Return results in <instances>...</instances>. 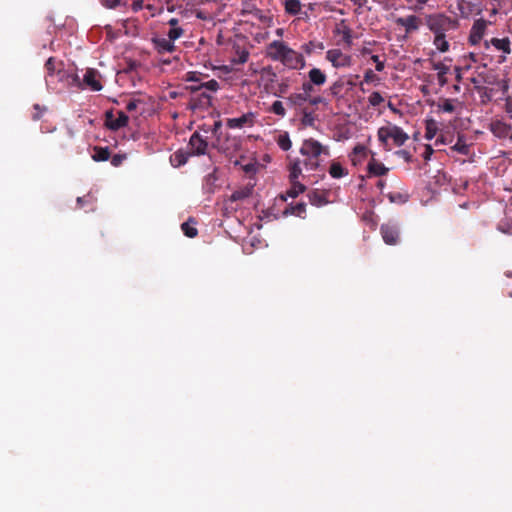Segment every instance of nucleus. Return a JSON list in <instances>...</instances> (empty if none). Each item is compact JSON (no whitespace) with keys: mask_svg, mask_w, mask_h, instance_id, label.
<instances>
[{"mask_svg":"<svg viewBox=\"0 0 512 512\" xmlns=\"http://www.w3.org/2000/svg\"><path fill=\"white\" fill-rule=\"evenodd\" d=\"M291 187L286 191L285 195H281V199L286 201L287 197L296 198L299 194L306 190L305 185L298 180H290Z\"/></svg>","mask_w":512,"mask_h":512,"instance_id":"412c9836","label":"nucleus"},{"mask_svg":"<svg viewBox=\"0 0 512 512\" xmlns=\"http://www.w3.org/2000/svg\"><path fill=\"white\" fill-rule=\"evenodd\" d=\"M254 113L248 112L238 118H229L226 121L227 127L231 129L243 128L245 126H253L254 124Z\"/></svg>","mask_w":512,"mask_h":512,"instance_id":"2eb2a0df","label":"nucleus"},{"mask_svg":"<svg viewBox=\"0 0 512 512\" xmlns=\"http://www.w3.org/2000/svg\"><path fill=\"white\" fill-rule=\"evenodd\" d=\"M433 70H436L438 82L441 86L447 84L446 74L449 72V67L442 62H435L432 65Z\"/></svg>","mask_w":512,"mask_h":512,"instance_id":"a878e982","label":"nucleus"},{"mask_svg":"<svg viewBox=\"0 0 512 512\" xmlns=\"http://www.w3.org/2000/svg\"><path fill=\"white\" fill-rule=\"evenodd\" d=\"M284 10L291 16H297L302 11V4L300 0H285Z\"/></svg>","mask_w":512,"mask_h":512,"instance_id":"393cba45","label":"nucleus"},{"mask_svg":"<svg viewBox=\"0 0 512 512\" xmlns=\"http://www.w3.org/2000/svg\"><path fill=\"white\" fill-rule=\"evenodd\" d=\"M281 63L293 70H301L306 66L304 56L288 46Z\"/></svg>","mask_w":512,"mask_h":512,"instance_id":"39448f33","label":"nucleus"},{"mask_svg":"<svg viewBox=\"0 0 512 512\" xmlns=\"http://www.w3.org/2000/svg\"><path fill=\"white\" fill-rule=\"evenodd\" d=\"M222 122L220 120L215 121L212 127V134L217 138V141L220 142V134H221Z\"/></svg>","mask_w":512,"mask_h":512,"instance_id":"603ef678","label":"nucleus"},{"mask_svg":"<svg viewBox=\"0 0 512 512\" xmlns=\"http://www.w3.org/2000/svg\"><path fill=\"white\" fill-rule=\"evenodd\" d=\"M437 133V124L434 120H428L426 123V132L425 137L428 140H431L435 137Z\"/></svg>","mask_w":512,"mask_h":512,"instance_id":"ea45409f","label":"nucleus"},{"mask_svg":"<svg viewBox=\"0 0 512 512\" xmlns=\"http://www.w3.org/2000/svg\"><path fill=\"white\" fill-rule=\"evenodd\" d=\"M369 151L366 146L362 144H357L351 154L349 155L350 160L354 166L362 164V162L366 159Z\"/></svg>","mask_w":512,"mask_h":512,"instance_id":"6ab92c4d","label":"nucleus"},{"mask_svg":"<svg viewBox=\"0 0 512 512\" xmlns=\"http://www.w3.org/2000/svg\"><path fill=\"white\" fill-rule=\"evenodd\" d=\"M284 215H294L300 218H305L306 215V204L304 202H299L296 204H289L284 212Z\"/></svg>","mask_w":512,"mask_h":512,"instance_id":"4be33fe9","label":"nucleus"},{"mask_svg":"<svg viewBox=\"0 0 512 512\" xmlns=\"http://www.w3.org/2000/svg\"><path fill=\"white\" fill-rule=\"evenodd\" d=\"M46 83L49 85L54 82V78L56 77L59 81H62L67 72L64 70V64L62 61L57 60L55 57H50L45 63Z\"/></svg>","mask_w":512,"mask_h":512,"instance_id":"20e7f679","label":"nucleus"},{"mask_svg":"<svg viewBox=\"0 0 512 512\" xmlns=\"http://www.w3.org/2000/svg\"><path fill=\"white\" fill-rule=\"evenodd\" d=\"M368 101L371 106L377 107L384 102V98L382 97V95L379 92L374 91L368 97Z\"/></svg>","mask_w":512,"mask_h":512,"instance_id":"37998d69","label":"nucleus"},{"mask_svg":"<svg viewBox=\"0 0 512 512\" xmlns=\"http://www.w3.org/2000/svg\"><path fill=\"white\" fill-rule=\"evenodd\" d=\"M248 58L249 52L246 50H242L237 52V58H234L232 62L235 64H244L247 62Z\"/></svg>","mask_w":512,"mask_h":512,"instance_id":"49530a36","label":"nucleus"},{"mask_svg":"<svg viewBox=\"0 0 512 512\" xmlns=\"http://www.w3.org/2000/svg\"><path fill=\"white\" fill-rule=\"evenodd\" d=\"M252 192H253V186L246 185V186L234 191L230 196V200L232 202H236V201L246 199L252 195Z\"/></svg>","mask_w":512,"mask_h":512,"instance_id":"bb28decb","label":"nucleus"},{"mask_svg":"<svg viewBox=\"0 0 512 512\" xmlns=\"http://www.w3.org/2000/svg\"><path fill=\"white\" fill-rule=\"evenodd\" d=\"M308 102L313 105V106H316L318 104H322V103H325V99L321 96H316V97H309L308 99Z\"/></svg>","mask_w":512,"mask_h":512,"instance_id":"bf43d9fd","label":"nucleus"},{"mask_svg":"<svg viewBox=\"0 0 512 512\" xmlns=\"http://www.w3.org/2000/svg\"><path fill=\"white\" fill-rule=\"evenodd\" d=\"M433 44L442 53L447 52L450 47L448 41L446 40V34L434 35Z\"/></svg>","mask_w":512,"mask_h":512,"instance_id":"2f4dec72","label":"nucleus"},{"mask_svg":"<svg viewBox=\"0 0 512 512\" xmlns=\"http://www.w3.org/2000/svg\"><path fill=\"white\" fill-rule=\"evenodd\" d=\"M152 43L159 54L173 53L176 50L175 44L165 37H153Z\"/></svg>","mask_w":512,"mask_h":512,"instance_id":"dca6fc26","label":"nucleus"},{"mask_svg":"<svg viewBox=\"0 0 512 512\" xmlns=\"http://www.w3.org/2000/svg\"><path fill=\"white\" fill-rule=\"evenodd\" d=\"M183 34L184 30L181 27L170 28L167 34V39L171 40L172 43H174V41L182 37Z\"/></svg>","mask_w":512,"mask_h":512,"instance_id":"a18cd8bd","label":"nucleus"},{"mask_svg":"<svg viewBox=\"0 0 512 512\" xmlns=\"http://www.w3.org/2000/svg\"><path fill=\"white\" fill-rule=\"evenodd\" d=\"M452 149L462 155H468L470 152L469 145L465 142L463 136H458L457 142Z\"/></svg>","mask_w":512,"mask_h":512,"instance_id":"f704fd0d","label":"nucleus"},{"mask_svg":"<svg viewBox=\"0 0 512 512\" xmlns=\"http://www.w3.org/2000/svg\"><path fill=\"white\" fill-rule=\"evenodd\" d=\"M190 156H191V154L189 152H184L182 150L176 151L171 156V163L175 167H180L187 163Z\"/></svg>","mask_w":512,"mask_h":512,"instance_id":"7c9ffc66","label":"nucleus"},{"mask_svg":"<svg viewBox=\"0 0 512 512\" xmlns=\"http://www.w3.org/2000/svg\"><path fill=\"white\" fill-rule=\"evenodd\" d=\"M427 2H428V0H417L415 7H413L412 9L414 11H420L422 9L423 5H425Z\"/></svg>","mask_w":512,"mask_h":512,"instance_id":"0e129e2a","label":"nucleus"},{"mask_svg":"<svg viewBox=\"0 0 512 512\" xmlns=\"http://www.w3.org/2000/svg\"><path fill=\"white\" fill-rule=\"evenodd\" d=\"M92 159L96 162L107 161L110 159V150L108 147L95 146Z\"/></svg>","mask_w":512,"mask_h":512,"instance_id":"c85d7f7f","label":"nucleus"},{"mask_svg":"<svg viewBox=\"0 0 512 512\" xmlns=\"http://www.w3.org/2000/svg\"><path fill=\"white\" fill-rule=\"evenodd\" d=\"M326 59L335 68H344L351 65V56L344 54L340 49H330L326 52Z\"/></svg>","mask_w":512,"mask_h":512,"instance_id":"6e6552de","label":"nucleus"},{"mask_svg":"<svg viewBox=\"0 0 512 512\" xmlns=\"http://www.w3.org/2000/svg\"><path fill=\"white\" fill-rule=\"evenodd\" d=\"M425 24L427 28L434 34H446L454 31L459 27V21L445 13H433L425 16Z\"/></svg>","mask_w":512,"mask_h":512,"instance_id":"f03ea898","label":"nucleus"},{"mask_svg":"<svg viewBox=\"0 0 512 512\" xmlns=\"http://www.w3.org/2000/svg\"><path fill=\"white\" fill-rule=\"evenodd\" d=\"M140 104L144 105L145 102L142 99H131L126 105V110L132 112L136 110Z\"/></svg>","mask_w":512,"mask_h":512,"instance_id":"8fccbe9b","label":"nucleus"},{"mask_svg":"<svg viewBox=\"0 0 512 512\" xmlns=\"http://www.w3.org/2000/svg\"><path fill=\"white\" fill-rule=\"evenodd\" d=\"M276 142L283 151H288L292 147V142L287 132L279 134Z\"/></svg>","mask_w":512,"mask_h":512,"instance_id":"c9c22d12","label":"nucleus"},{"mask_svg":"<svg viewBox=\"0 0 512 512\" xmlns=\"http://www.w3.org/2000/svg\"><path fill=\"white\" fill-rule=\"evenodd\" d=\"M433 153H434V150L431 147V145H425V150H424L422 156L425 161H428V160H430Z\"/></svg>","mask_w":512,"mask_h":512,"instance_id":"13d9d810","label":"nucleus"},{"mask_svg":"<svg viewBox=\"0 0 512 512\" xmlns=\"http://www.w3.org/2000/svg\"><path fill=\"white\" fill-rule=\"evenodd\" d=\"M372 61L376 64L375 69L378 72H381L384 69V62L380 60L378 55H373L371 57Z\"/></svg>","mask_w":512,"mask_h":512,"instance_id":"4d7b16f0","label":"nucleus"},{"mask_svg":"<svg viewBox=\"0 0 512 512\" xmlns=\"http://www.w3.org/2000/svg\"><path fill=\"white\" fill-rule=\"evenodd\" d=\"M302 174V169L300 166V160L296 159L289 165V179L290 180H298L299 176Z\"/></svg>","mask_w":512,"mask_h":512,"instance_id":"72a5a7b5","label":"nucleus"},{"mask_svg":"<svg viewBox=\"0 0 512 512\" xmlns=\"http://www.w3.org/2000/svg\"><path fill=\"white\" fill-rule=\"evenodd\" d=\"M380 232L384 242L388 245H396L399 241V229L393 224H383Z\"/></svg>","mask_w":512,"mask_h":512,"instance_id":"ddd939ff","label":"nucleus"},{"mask_svg":"<svg viewBox=\"0 0 512 512\" xmlns=\"http://www.w3.org/2000/svg\"><path fill=\"white\" fill-rule=\"evenodd\" d=\"M289 90V83L288 81H282L281 83L278 84L277 86V91L274 92V95L275 96H278V97H281L283 96L285 93H287Z\"/></svg>","mask_w":512,"mask_h":512,"instance_id":"09e8293b","label":"nucleus"},{"mask_svg":"<svg viewBox=\"0 0 512 512\" xmlns=\"http://www.w3.org/2000/svg\"><path fill=\"white\" fill-rule=\"evenodd\" d=\"M115 116L113 110L106 111L105 113V126L113 131H117L127 126L129 117L123 111H117Z\"/></svg>","mask_w":512,"mask_h":512,"instance_id":"423d86ee","label":"nucleus"},{"mask_svg":"<svg viewBox=\"0 0 512 512\" xmlns=\"http://www.w3.org/2000/svg\"><path fill=\"white\" fill-rule=\"evenodd\" d=\"M138 64L135 61H131L128 63L127 67L124 69L125 73L132 72L137 68Z\"/></svg>","mask_w":512,"mask_h":512,"instance_id":"680f3d73","label":"nucleus"},{"mask_svg":"<svg viewBox=\"0 0 512 512\" xmlns=\"http://www.w3.org/2000/svg\"><path fill=\"white\" fill-rule=\"evenodd\" d=\"M33 109L35 112L32 114V119L35 121L39 120L42 117L43 112L46 110L45 108H41L39 104H35Z\"/></svg>","mask_w":512,"mask_h":512,"instance_id":"5fc2aeb1","label":"nucleus"},{"mask_svg":"<svg viewBox=\"0 0 512 512\" xmlns=\"http://www.w3.org/2000/svg\"><path fill=\"white\" fill-rule=\"evenodd\" d=\"M181 229H182L184 235L189 238H194L198 234V230L194 226L190 225L189 221L184 222L181 225Z\"/></svg>","mask_w":512,"mask_h":512,"instance_id":"79ce46f5","label":"nucleus"},{"mask_svg":"<svg viewBox=\"0 0 512 512\" xmlns=\"http://www.w3.org/2000/svg\"><path fill=\"white\" fill-rule=\"evenodd\" d=\"M301 49L307 55H311L316 49L323 50L324 49V44H323V42L309 41L308 43H304L301 46Z\"/></svg>","mask_w":512,"mask_h":512,"instance_id":"e433bc0d","label":"nucleus"},{"mask_svg":"<svg viewBox=\"0 0 512 512\" xmlns=\"http://www.w3.org/2000/svg\"><path fill=\"white\" fill-rule=\"evenodd\" d=\"M269 112H271L277 116H280V117H284L286 115V109H285L283 103L279 100L274 101L272 103V105L269 108Z\"/></svg>","mask_w":512,"mask_h":512,"instance_id":"58836bf2","label":"nucleus"},{"mask_svg":"<svg viewBox=\"0 0 512 512\" xmlns=\"http://www.w3.org/2000/svg\"><path fill=\"white\" fill-rule=\"evenodd\" d=\"M491 45H493L497 50L504 52L505 54L511 53V42L508 37L505 38H492L490 40Z\"/></svg>","mask_w":512,"mask_h":512,"instance_id":"cd10ccee","label":"nucleus"},{"mask_svg":"<svg viewBox=\"0 0 512 512\" xmlns=\"http://www.w3.org/2000/svg\"><path fill=\"white\" fill-rule=\"evenodd\" d=\"M179 20L177 18H171L168 21V24L171 26V28L178 27Z\"/></svg>","mask_w":512,"mask_h":512,"instance_id":"338daca9","label":"nucleus"},{"mask_svg":"<svg viewBox=\"0 0 512 512\" xmlns=\"http://www.w3.org/2000/svg\"><path fill=\"white\" fill-rule=\"evenodd\" d=\"M219 87H220V85H219L218 81H216L215 79H211L204 83H202V82L194 83V84L188 86L187 89H189L191 94L194 95L204 89L211 91V92H216L219 89Z\"/></svg>","mask_w":512,"mask_h":512,"instance_id":"a211bd4d","label":"nucleus"},{"mask_svg":"<svg viewBox=\"0 0 512 512\" xmlns=\"http://www.w3.org/2000/svg\"><path fill=\"white\" fill-rule=\"evenodd\" d=\"M314 85L310 82V81H307V82H303L302 84V94H306V97H310L311 96V93L313 92L314 90Z\"/></svg>","mask_w":512,"mask_h":512,"instance_id":"864d4df0","label":"nucleus"},{"mask_svg":"<svg viewBox=\"0 0 512 512\" xmlns=\"http://www.w3.org/2000/svg\"><path fill=\"white\" fill-rule=\"evenodd\" d=\"M389 168H387L383 163L377 161L374 157L370 159L367 164V172L368 176H384L388 173Z\"/></svg>","mask_w":512,"mask_h":512,"instance_id":"f3484780","label":"nucleus"},{"mask_svg":"<svg viewBox=\"0 0 512 512\" xmlns=\"http://www.w3.org/2000/svg\"><path fill=\"white\" fill-rule=\"evenodd\" d=\"M308 97H306V94L302 93H292L288 98V103L293 107H300L305 102H308Z\"/></svg>","mask_w":512,"mask_h":512,"instance_id":"473e14b6","label":"nucleus"},{"mask_svg":"<svg viewBox=\"0 0 512 512\" xmlns=\"http://www.w3.org/2000/svg\"><path fill=\"white\" fill-rule=\"evenodd\" d=\"M307 197L313 206L321 207L328 203L327 193L318 189H314L308 192Z\"/></svg>","mask_w":512,"mask_h":512,"instance_id":"aec40b11","label":"nucleus"},{"mask_svg":"<svg viewBox=\"0 0 512 512\" xmlns=\"http://www.w3.org/2000/svg\"><path fill=\"white\" fill-rule=\"evenodd\" d=\"M93 202H94V199L91 195H86V196L77 198V205L79 208H83L85 204H90L91 210H93V207H92Z\"/></svg>","mask_w":512,"mask_h":512,"instance_id":"de8ad7c7","label":"nucleus"},{"mask_svg":"<svg viewBox=\"0 0 512 512\" xmlns=\"http://www.w3.org/2000/svg\"><path fill=\"white\" fill-rule=\"evenodd\" d=\"M397 26L405 29L406 34H411L419 30L422 25L421 19L416 15H408L406 17H399L395 20Z\"/></svg>","mask_w":512,"mask_h":512,"instance_id":"f8f14e48","label":"nucleus"},{"mask_svg":"<svg viewBox=\"0 0 512 512\" xmlns=\"http://www.w3.org/2000/svg\"><path fill=\"white\" fill-rule=\"evenodd\" d=\"M396 154L399 157L403 158L406 162H410L411 161L412 156H411V154L407 150H398L396 152Z\"/></svg>","mask_w":512,"mask_h":512,"instance_id":"052dcab7","label":"nucleus"},{"mask_svg":"<svg viewBox=\"0 0 512 512\" xmlns=\"http://www.w3.org/2000/svg\"><path fill=\"white\" fill-rule=\"evenodd\" d=\"M491 24V22L485 20V19H477L474 21L471 29H470V34H469V43L471 45H478L483 36L485 35V32H486V29H487V26Z\"/></svg>","mask_w":512,"mask_h":512,"instance_id":"0eeeda50","label":"nucleus"},{"mask_svg":"<svg viewBox=\"0 0 512 512\" xmlns=\"http://www.w3.org/2000/svg\"><path fill=\"white\" fill-rule=\"evenodd\" d=\"M288 45L284 41L274 40L267 45L266 56L273 61L281 62Z\"/></svg>","mask_w":512,"mask_h":512,"instance_id":"9d476101","label":"nucleus"},{"mask_svg":"<svg viewBox=\"0 0 512 512\" xmlns=\"http://www.w3.org/2000/svg\"><path fill=\"white\" fill-rule=\"evenodd\" d=\"M378 77L377 75L373 72V70L371 69H368L365 71L364 73V81L369 83V82H373L375 80H377Z\"/></svg>","mask_w":512,"mask_h":512,"instance_id":"6e6d98bb","label":"nucleus"},{"mask_svg":"<svg viewBox=\"0 0 512 512\" xmlns=\"http://www.w3.org/2000/svg\"><path fill=\"white\" fill-rule=\"evenodd\" d=\"M100 77V73L96 69H87L83 83L92 91H100L103 88Z\"/></svg>","mask_w":512,"mask_h":512,"instance_id":"4468645a","label":"nucleus"},{"mask_svg":"<svg viewBox=\"0 0 512 512\" xmlns=\"http://www.w3.org/2000/svg\"><path fill=\"white\" fill-rule=\"evenodd\" d=\"M308 78L314 86H322L327 80L326 74L321 69L315 67L308 72Z\"/></svg>","mask_w":512,"mask_h":512,"instance_id":"5701e85b","label":"nucleus"},{"mask_svg":"<svg viewBox=\"0 0 512 512\" xmlns=\"http://www.w3.org/2000/svg\"><path fill=\"white\" fill-rule=\"evenodd\" d=\"M208 90H202L191 96L189 107L192 110L207 109L212 105V97L207 93Z\"/></svg>","mask_w":512,"mask_h":512,"instance_id":"9b49d317","label":"nucleus"},{"mask_svg":"<svg viewBox=\"0 0 512 512\" xmlns=\"http://www.w3.org/2000/svg\"><path fill=\"white\" fill-rule=\"evenodd\" d=\"M132 8L133 10L136 12L138 10H140L142 8V1H135L133 4H132Z\"/></svg>","mask_w":512,"mask_h":512,"instance_id":"69168bd1","label":"nucleus"},{"mask_svg":"<svg viewBox=\"0 0 512 512\" xmlns=\"http://www.w3.org/2000/svg\"><path fill=\"white\" fill-rule=\"evenodd\" d=\"M102 4L108 9H116L120 6H126L127 0H102Z\"/></svg>","mask_w":512,"mask_h":512,"instance_id":"c03bdc74","label":"nucleus"},{"mask_svg":"<svg viewBox=\"0 0 512 512\" xmlns=\"http://www.w3.org/2000/svg\"><path fill=\"white\" fill-rule=\"evenodd\" d=\"M301 155L308 157L305 165L309 166L311 170H316L320 165L321 157H329L330 149L326 145H322L314 138L305 139L300 148Z\"/></svg>","mask_w":512,"mask_h":512,"instance_id":"f257e3e1","label":"nucleus"},{"mask_svg":"<svg viewBox=\"0 0 512 512\" xmlns=\"http://www.w3.org/2000/svg\"><path fill=\"white\" fill-rule=\"evenodd\" d=\"M329 174L332 178L338 179L348 175V170L339 162L333 161L329 167Z\"/></svg>","mask_w":512,"mask_h":512,"instance_id":"c756f323","label":"nucleus"},{"mask_svg":"<svg viewBox=\"0 0 512 512\" xmlns=\"http://www.w3.org/2000/svg\"><path fill=\"white\" fill-rule=\"evenodd\" d=\"M377 136L385 150H390L388 140L392 139L396 146H402L408 139V134L397 125L383 126L378 129Z\"/></svg>","mask_w":512,"mask_h":512,"instance_id":"7ed1b4c3","label":"nucleus"},{"mask_svg":"<svg viewBox=\"0 0 512 512\" xmlns=\"http://www.w3.org/2000/svg\"><path fill=\"white\" fill-rule=\"evenodd\" d=\"M345 84L349 85V86H353L354 83L352 81H347V82H344L342 79H338L336 80L329 88V92L330 94L337 98V99H340L343 97L342 95V91H343V88L345 86Z\"/></svg>","mask_w":512,"mask_h":512,"instance_id":"b1692460","label":"nucleus"},{"mask_svg":"<svg viewBox=\"0 0 512 512\" xmlns=\"http://www.w3.org/2000/svg\"><path fill=\"white\" fill-rule=\"evenodd\" d=\"M315 123V116L312 111L306 109L302 112L301 124L305 127H313Z\"/></svg>","mask_w":512,"mask_h":512,"instance_id":"4c0bfd02","label":"nucleus"},{"mask_svg":"<svg viewBox=\"0 0 512 512\" xmlns=\"http://www.w3.org/2000/svg\"><path fill=\"white\" fill-rule=\"evenodd\" d=\"M186 81H188V82L198 83V82H199V79L196 77V74H195V73H193V72H189V73L187 74Z\"/></svg>","mask_w":512,"mask_h":512,"instance_id":"e2e57ef3","label":"nucleus"},{"mask_svg":"<svg viewBox=\"0 0 512 512\" xmlns=\"http://www.w3.org/2000/svg\"><path fill=\"white\" fill-rule=\"evenodd\" d=\"M438 111L453 113L455 111V106L453 104V100L451 99H443L441 103L437 104Z\"/></svg>","mask_w":512,"mask_h":512,"instance_id":"a19ab883","label":"nucleus"},{"mask_svg":"<svg viewBox=\"0 0 512 512\" xmlns=\"http://www.w3.org/2000/svg\"><path fill=\"white\" fill-rule=\"evenodd\" d=\"M401 198H402V195H401L400 193H397V194H391V195H390V200H391L392 202H394V201H396V200H398V199H401Z\"/></svg>","mask_w":512,"mask_h":512,"instance_id":"774afa93","label":"nucleus"},{"mask_svg":"<svg viewBox=\"0 0 512 512\" xmlns=\"http://www.w3.org/2000/svg\"><path fill=\"white\" fill-rule=\"evenodd\" d=\"M126 159V155L125 154H115L113 155L111 158H110V161H111V164L114 166V167H119L123 161Z\"/></svg>","mask_w":512,"mask_h":512,"instance_id":"3c124183","label":"nucleus"},{"mask_svg":"<svg viewBox=\"0 0 512 512\" xmlns=\"http://www.w3.org/2000/svg\"><path fill=\"white\" fill-rule=\"evenodd\" d=\"M188 147L191 156H200L206 154L208 143L198 132H194L190 137Z\"/></svg>","mask_w":512,"mask_h":512,"instance_id":"1a4fd4ad","label":"nucleus"}]
</instances>
